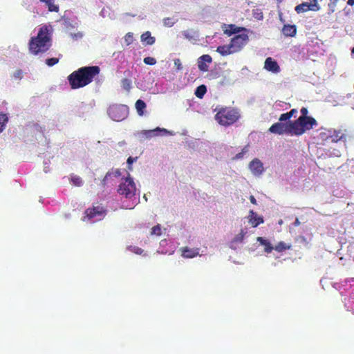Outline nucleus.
<instances>
[{
    "mask_svg": "<svg viewBox=\"0 0 354 354\" xmlns=\"http://www.w3.org/2000/svg\"><path fill=\"white\" fill-rule=\"evenodd\" d=\"M99 73L100 68L97 66H84L79 68L68 76L71 88H78L88 84Z\"/></svg>",
    "mask_w": 354,
    "mask_h": 354,
    "instance_id": "1",
    "label": "nucleus"
},
{
    "mask_svg": "<svg viewBox=\"0 0 354 354\" xmlns=\"http://www.w3.org/2000/svg\"><path fill=\"white\" fill-rule=\"evenodd\" d=\"M50 37L46 26L41 27L37 37H32L29 42L30 51L37 55L39 52H45L50 47Z\"/></svg>",
    "mask_w": 354,
    "mask_h": 354,
    "instance_id": "2",
    "label": "nucleus"
},
{
    "mask_svg": "<svg viewBox=\"0 0 354 354\" xmlns=\"http://www.w3.org/2000/svg\"><path fill=\"white\" fill-rule=\"evenodd\" d=\"M301 115L295 121H292L295 127L297 129V132L299 135H302L306 131L313 129L314 126L317 125L316 120L310 116H308V109L306 107H302L300 111Z\"/></svg>",
    "mask_w": 354,
    "mask_h": 354,
    "instance_id": "3",
    "label": "nucleus"
},
{
    "mask_svg": "<svg viewBox=\"0 0 354 354\" xmlns=\"http://www.w3.org/2000/svg\"><path fill=\"white\" fill-rule=\"evenodd\" d=\"M136 183L133 178L128 173L127 177L122 178V181L118 188V193L120 195L124 196L126 198L131 199L136 195Z\"/></svg>",
    "mask_w": 354,
    "mask_h": 354,
    "instance_id": "4",
    "label": "nucleus"
},
{
    "mask_svg": "<svg viewBox=\"0 0 354 354\" xmlns=\"http://www.w3.org/2000/svg\"><path fill=\"white\" fill-rule=\"evenodd\" d=\"M239 117V112L234 109H224L216 115V120L221 125H230L236 122Z\"/></svg>",
    "mask_w": 354,
    "mask_h": 354,
    "instance_id": "5",
    "label": "nucleus"
},
{
    "mask_svg": "<svg viewBox=\"0 0 354 354\" xmlns=\"http://www.w3.org/2000/svg\"><path fill=\"white\" fill-rule=\"evenodd\" d=\"M269 131L271 133H276V134H283L284 133L290 134V135H295V136H300L299 133L297 132V129L295 127L292 121H288V122H281L273 124L269 129Z\"/></svg>",
    "mask_w": 354,
    "mask_h": 354,
    "instance_id": "6",
    "label": "nucleus"
},
{
    "mask_svg": "<svg viewBox=\"0 0 354 354\" xmlns=\"http://www.w3.org/2000/svg\"><path fill=\"white\" fill-rule=\"evenodd\" d=\"M165 135L174 136L175 133L165 128L156 127L154 129L142 130L135 133L136 137H137L140 141L149 140L153 137Z\"/></svg>",
    "mask_w": 354,
    "mask_h": 354,
    "instance_id": "7",
    "label": "nucleus"
},
{
    "mask_svg": "<svg viewBox=\"0 0 354 354\" xmlns=\"http://www.w3.org/2000/svg\"><path fill=\"white\" fill-rule=\"evenodd\" d=\"M108 115L114 121H122L125 119L129 113V108L123 104H113L108 109Z\"/></svg>",
    "mask_w": 354,
    "mask_h": 354,
    "instance_id": "8",
    "label": "nucleus"
},
{
    "mask_svg": "<svg viewBox=\"0 0 354 354\" xmlns=\"http://www.w3.org/2000/svg\"><path fill=\"white\" fill-rule=\"evenodd\" d=\"M105 216V212L102 207H94L86 211V216L82 218L83 221H90L93 223L101 221Z\"/></svg>",
    "mask_w": 354,
    "mask_h": 354,
    "instance_id": "9",
    "label": "nucleus"
},
{
    "mask_svg": "<svg viewBox=\"0 0 354 354\" xmlns=\"http://www.w3.org/2000/svg\"><path fill=\"white\" fill-rule=\"evenodd\" d=\"M248 40L249 37L247 34H241L233 37L230 43L232 51L234 53L240 51L247 44Z\"/></svg>",
    "mask_w": 354,
    "mask_h": 354,
    "instance_id": "10",
    "label": "nucleus"
},
{
    "mask_svg": "<svg viewBox=\"0 0 354 354\" xmlns=\"http://www.w3.org/2000/svg\"><path fill=\"white\" fill-rule=\"evenodd\" d=\"M319 10L317 0H309V2H305L295 7V11L297 13L304 12L308 10L317 11Z\"/></svg>",
    "mask_w": 354,
    "mask_h": 354,
    "instance_id": "11",
    "label": "nucleus"
},
{
    "mask_svg": "<svg viewBox=\"0 0 354 354\" xmlns=\"http://www.w3.org/2000/svg\"><path fill=\"white\" fill-rule=\"evenodd\" d=\"M249 169L252 174L256 176H260L264 171L263 163L257 158L250 162Z\"/></svg>",
    "mask_w": 354,
    "mask_h": 354,
    "instance_id": "12",
    "label": "nucleus"
},
{
    "mask_svg": "<svg viewBox=\"0 0 354 354\" xmlns=\"http://www.w3.org/2000/svg\"><path fill=\"white\" fill-rule=\"evenodd\" d=\"M212 61V57L209 55H203L201 56L198 59V68L202 71H207L208 66L207 63H211Z\"/></svg>",
    "mask_w": 354,
    "mask_h": 354,
    "instance_id": "13",
    "label": "nucleus"
},
{
    "mask_svg": "<svg viewBox=\"0 0 354 354\" xmlns=\"http://www.w3.org/2000/svg\"><path fill=\"white\" fill-rule=\"evenodd\" d=\"M264 68L269 71H272L274 73L279 72V66L277 63L273 60L271 57L266 58L265 61Z\"/></svg>",
    "mask_w": 354,
    "mask_h": 354,
    "instance_id": "14",
    "label": "nucleus"
},
{
    "mask_svg": "<svg viewBox=\"0 0 354 354\" xmlns=\"http://www.w3.org/2000/svg\"><path fill=\"white\" fill-rule=\"evenodd\" d=\"M226 27V29L223 30L224 33L228 35H231L232 34L239 33L241 31H246V28L243 27H238L234 24L230 25H224Z\"/></svg>",
    "mask_w": 354,
    "mask_h": 354,
    "instance_id": "15",
    "label": "nucleus"
},
{
    "mask_svg": "<svg viewBox=\"0 0 354 354\" xmlns=\"http://www.w3.org/2000/svg\"><path fill=\"white\" fill-rule=\"evenodd\" d=\"M183 36L189 41L194 42L198 40V34L197 31L193 29L184 30L182 32Z\"/></svg>",
    "mask_w": 354,
    "mask_h": 354,
    "instance_id": "16",
    "label": "nucleus"
},
{
    "mask_svg": "<svg viewBox=\"0 0 354 354\" xmlns=\"http://www.w3.org/2000/svg\"><path fill=\"white\" fill-rule=\"evenodd\" d=\"M182 256L185 258H194L198 255H199L198 248L196 249H189L187 247L182 248Z\"/></svg>",
    "mask_w": 354,
    "mask_h": 354,
    "instance_id": "17",
    "label": "nucleus"
},
{
    "mask_svg": "<svg viewBox=\"0 0 354 354\" xmlns=\"http://www.w3.org/2000/svg\"><path fill=\"white\" fill-rule=\"evenodd\" d=\"M216 52L220 53L222 56H226L234 53V52L232 51L230 44L218 46Z\"/></svg>",
    "mask_w": 354,
    "mask_h": 354,
    "instance_id": "18",
    "label": "nucleus"
},
{
    "mask_svg": "<svg viewBox=\"0 0 354 354\" xmlns=\"http://www.w3.org/2000/svg\"><path fill=\"white\" fill-rule=\"evenodd\" d=\"M282 32L286 36L293 37L297 32L296 26L295 25H284Z\"/></svg>",
    "mask_w": 354,
    "mask_h": 354,
    "instance_id": "19",
    "label": "nucleus"
},
{
    "mask_svg": "<svg viewBox=\"0 0 354 354\" xmlns=\"http://www.w3.org/2000/svg\"><path fill=\"white\" fill-rule=\"evenodd\" d=\"M257 241L260 243L261 245L265 246L264 251L267 253H270L272 250H274V247L272 246L271 243L263 237H257Z\"/></svg>",
    "mask_w": 354,
    "mask_h": 354,
    "instance_id": "20",
    "label": "nucleus"
},
{
    "mask_svg": "<svg viewBox=\"0 0 354 354\" xmlns=\"http://www.w3.org/2000/svg\"><path fill=\"white\" fill-rule=\"evenodd\" d=\"M141 41H145L148 45H152L155 42V38L151 36L149 31H147L141 35Z\"/></svg>",
    "mask_w": 354,
    "mask_h": 354,
    "instance_id": "21",
    "label": "nucleus"
},
{
    "mask_svg": "<svg viewBox=\"0 0 354 354\" xmlns=\"http://www.w3.org/2000/svg\"><path fill=\"white\" fill-rule=\"evenodd\" d=\"M297 113V109H292L289 112L281 114L279 117V121H281V122L290 121V118L291 117H292L293 115H295V114Z\"/></svg>",
    "mask_w": 354,
    "mask_h": 354,
    "instance_id": "22",
    "label": "nucleus"
},
{
    "mask_svg": "<svg viewBox=\"0 0 354 354\" xmlns=\"http://www.w3.org/2000/svg\"><path fill=\"white\" fill-rule=\"evenodd\" d=\"M121 175V171L120 169H111L110 171H109L106 176H104L103 180H102V183L103 185L105 184L106 181L109 179V177H111V176H114V177H118Z\"/></svg>",
    "mask_w": 354,
    "mask_h": 354,
    "instance_id": "23",
    "label": "nucleus"
},
{
    "mask_svg": "<svg viewBox=\"0 0 354 354\" xmlns=\"http://www.w3.org/2000/svg\"><path fill=\"white\" fill-rule=\"evenodd\" d=\"M136 109L137 110L138 114L140 116L144 114V109L146 108L145 102L142 100H138L136 102Z\"/></svg>",
    "mask_w": 354,
    "mask_h": 354,
    "instance_id": "24",
    "label": "nucleus"
},
{
    "mask_svg": "<svg viewBox=\"0 0 354 354\" xmlns=\"http://www.w3.org/2000/svg\"><path fill=\"white\" fill-rule=\"evenodd\" d=\"M246 232H245L243 230H241V233L237 234L232 240V241L230 243V248L232 249H235L234 244L236 243H241L243 237L245 236Z\"/></svg>",
    "mask_w": 354,
    "mask_h": 354,
    "instance_id": "25",
    "label": "nucleus"
},
{
    "mask_svg": "<svg viewBox=\"0 0 354 354\" xmlns=\"http://www.w3.org/2000/svg\"><path fill=\"white\" fill-rule=\"evenodd\" d=\"M207 92V88L205 85L202 84L198 86L194 94L198 98H203L205 93Z\"/></svg>",
    "mask_w": 354,
    "mask_h": 354,
    "instance_id": "26",
    "label": "nucleus"
},
{
    "mask_svg": "<svg viewBox=\"0 0 354 354\" xmlns=\"http://www.w3.org/2000/svg\"><path fill=\"white\" fill-rule=\"evenodd\" d=\"M248 222L254 227H257L260 223H263V219L262 217L259 216L257 214L254 216V217L250 218Z\"/></svg>",
    "mask_w": 354,
    "mask_h": 354,
    "instance_id": "27",
    "label": "nucleus"
},
{
    "mask_svg": "<svg viewBox=\"0 0 354 354\" xmlns=\"http://www.w3.org/2000/svg\"><path fill=\"white\" fill-rule=\"evenodd\" d=\"M344 138V133L341 131H334L333 134L330 135V138L331 142H336Z\"/></svg>",
    "mask_w": 354,
    "mask_h": 354,
    "instance_id": "28",
    "label": "nucleus"
},
{
    "mask_svg": "<svg viewBox=\"0 0 354 354\" xmlns=\"http://www.w3.org/2000/svg\"><path fill=\"white\" fill-rule=\"evenodd\" d=\"M45 3L48 6V10L50 12H58L59 11L58 6L54 4V0H48Z\"/></svg>",
    "mask_w": 354,
    "mask_h": 354,
    "instance_id": "29",
    "label": "nucleus"
},
{
    "mask_svg": "<svg viewBox=\"0 0 354 354\" xmlns=\"http://www.w3.org/2000/svg\"><path fill=\"white\" fill-rule=\"evenodd\" d=\"M8 122V117L6 114L0 113V133L5 129L6 124Z\"/></svg>",
    "mask_w": 354,
    "mask_h": 354,
    "instance_id": "30",
    "label": "nucleus"
},
{
    "mask_svg": "<svg viewBox=\"0 0 354 354\" xmlns=\"http://www.w3.org/2000/svg\"><path fill=\"white\" fill-rule=\"evenodd\" d=\"M274 248L277 252H282L286 249L290 248V245H287L286 243L281 241L279 243V244L277 245Z\"/></svg>",
    "mask_w": 354,
    "mask_h": 354,
    "instance_id": "31",
    "label": "nucleus"
},
{
    "mask_svg": "<svg viewBox=\"0 0 354 354\" xmlns=\"http://www.w3.org/2000/svg\"><path fill=\"white\" fill-rule=\"evenodd\" d=\"M71 180L72 183L75 186L80 187L83 184V181H82V178L79 176H72Z\"/></svg>",
    "mask_w": 354,
    "mask_h": 354,
    "instance_id": "32",
    "label": "nucleus"
},
{
    "mask_svg": "<svg viewBox=\"0 0 354 354\" xmlns=\"http://www.w3.org/2000/svg\"><path fill=\"white\" fill-rule=\"evenodd\" d=\"M161 233H162L161 226L160 224H158L151 228V235L160 236V235H161Z\"/></svg>",
    "mask_w": 354,
    "mask_h": 354,
    "instance_id": "33",
    "label": "nucleus"
},
{
    "mask_svg": "<svg viewBox=\"0 0 354 354\" xmlns=\"http://www.w3.org/2000/svg\"><path fill=\"white\" fill-rule=\"evenodd\" d=\"M127 249L132 252H134L135 254H142L143 252H144V250L138 247H136V246H129L127 248Z\"/></svg>",
    "mask_w": 354,
    "mask_h": 354,
    "instance_id": "34",
    "label": "nucleus"
},
{
    "mask_svg": "<svg viewBox=\"0 0 354 354\" xmlns=\"http://www.w3.org/2000/svg\"><path fill=\"white\" fill-rule=\"evenodd\" d=\"M122 85L124 89L129 91L131 87V81L129 79L124 78L122 80Z\"/></svg>",
    "mask_w": 354,
    "mask_h": 354,
    "instance_id": "35",
    "label": "nucleus"
},
{
    "mask_svg": "<svg viewBox=\"0 0 354 354\" xmlns=\"http://www.w3.org/2000/svg\"><path fill=\"white\" fill-rule=\"evenodd\" d=\"M176 23V21H174L172 18L167 17L163 19V25L167 27H171L174 26V24Z\"/></svg>",
    "mask_w": 354,
    "mask_h": 354,
    "instance_id": "36",
    "label": "nucleus"
},
{
    "mask_svg": "<svg viewBox=\"0 0 354 354\" xmlns=\"http://www.w3.org/2000/svg\"><path fill=\"white\" fill-rule=\"evenodd\" d=\"M69 35L73 40H79L84 37V34L82 32H77L76 33L70 32Z\"/></svg>",
    "mask_w": 354,
    "mask_h": 354,
    "instance_id": "37",
    "label": "nucleus"
},
{
    "mask_svg": "<svg viewBox=\"0 0 354 354\" xmlns=\"http://www.w3.org/2000/svg\"><path fill=\"white\" fill-rule=\"evenodd\" d=\"M12 77L17 80H20L23 77V72L20 69H17L12 73Z\"/></svg>",
    "mask_w": 354,
    "mask_h": 354,
    "instance_id": "38",
    "label": "nucleus"
},
{
    "mask_svg": "<svg viewBox=\"0 0 354 354\" xmlns=\"http://www.w3.org/2000/svg\"><path fill=\"white\" fill-rule=\"evenodd\" d=\"M133 41V33L128 32L124 37V41L127 45H130Z\"/></svg>",
    "mask_w": 354,
    "mask_h": 354,
    "instance_id": "39",
    "label": "nucleus"
},
{
    "mask_svg": "<svg viewBox=\"0 0 354 354\" xmlns=\"http://www.w3.org/2000/svg\"><path fill=\"white\" fill-rule=\"evenodd\" d=\"M144 63L148 65H154L156 63V59L151 57H147L144 58Z\"/></svg>",
    "mask_w": 354,
    "mask_h": 354,
    "instance_id": "40",
    "label": "nucleus"
},
{
    "mask_svg": "<svg viewBox=\"0 0 354 354\" xmlns=\"http://www.w3.org/2000/svg\"><path fill=\"white\" fill-rule=\"evenodd\" d=\"M248 151V147H245L243 149H242V151L237 153L235 157L234 158V159H241L243 158V156L245 153H247Z\"/></svg>",
    "mask_w": 354,
    "mask_h": 354,
    "instance_id": "41",
    "label": "nucleus"
},
{
    "mask_svg": "<svg viewBox=\"0 0 354 354\" xmlns=\"http://www.w3.org/2000/svg\"><path fill=\"white\" fill-rule=\"evenodd\" d=\"M59 59L57 58H48L46 60V64L49 66H53L55 64L58 62Z\"/></svg>",
    "mask_w": 354,
    "mask_h": 354,
    "instance_id": "42",
    "label": "nucleus"
},
{
    "mask_svg": "<svg viewBox=\"0 0 354 354\" xmlns=\"http://www.w3.org/2000/svg\"><path fill=\"white\" fill-rule=\"evenodd\" d=\"M64 24L66 26V28H67L68 31L70 32H71V29L74 28L75 27V24H73L69 20H65Z\"/></svg>",
    "mask_w": 354,
    "mask_h": 354,
    "instance_id": "43",
    "label": "nucleus"
},
{
    "mask_svg": "<svg viewBox=\"0 0 354 354\" xmlns=\"http://www.w3.org/2000/svg\"><path fill=\"white\" fill-rule=\"evenodd\" d=\"M138 159L137 157L133 158V157H129L127 163L129 165V169L132 170V167L131 166L136 160Z\"/></svg>",
    "mask_w": 354,
    "mask_h": 354,
    "instance_id": "44",
    "label": "nucleus"
},
{
    "mask_svg": "<svg viewBox=\"0 0 354 354\" xmlns=\"http://www.w3.org/2000/svg\"><path fill=\"white\" fill-rule=\"evenodd\" d=\"M337 1L338 0H330L328 6L333 12L334 11V8L336 6Z\"/></svg>",
    "mask_w": 354,
    "mask_h": 354,
    "instance_id": "45",
    "label": "nucleus"
},
{
    "mask_svg": "<svg viewBox=\"0 0 354 354\" xmlns=\"http://www.w3.org/2000/svg\"><path fill=\"white\" fill-rule=\"evenodd\" d=\"M174 64L175 66L177 67L178 69H181L182 68V66H181V63H180V59H176L174 61Z\"/></svg>",
    "mask_w": 354,
    "mask_h": 354,
    "instance_id": "46",
    "label": "nucleus"
},
{
    "mask_svg": "<svg viewBox=\"0 0 354 354\" xmlns=\"http://www.w3.org/2000/svg\"><path fill=\"white\" fill-rule=\"evenodd\" d=\"M257 214L253 211V210H250V212H249V216H248V220L250 219V218L251 217H254V216H256Z\"/></svg>",
    "mask_w": 354,
    "mask_h": 354,
    "instance_id": "47",
    "label": "nucleus"
},
{
    "mask_svg": "<svg viewBox=\"0 0 354 354\" xmlns=\"http://www.w3.org/2000/svg\"><path fill=\"white\" fill-rule=\"evenodd\" d=\"M126 144H127V143H126V142H125L124 140H122V141H120V142L118 143V146L119 147H122L125 146V145H126Z\"/></svg>",
    "mask_w": 354,
    "mask_h": 354,
    "instance_id": "48",
    "label": "nucleus"
},
{
    "mask_svg": "<svg viewBox=\"0 0 354 354\" xmlns=\"http://www.w3.org/2000/svg\"><path fill=\"white\" fill-rule=\"evenodd\" d=\"M250 201L252 204H254V205L257 204V201L253 196H250Z\"/></svg>",
    "mask_w": 354,
    "mask_h": 354,
    "instance_id": "49",
    "label": "nucleus"
},
{
    "mask_svg": "<svg viewBox=\"0 0 354 354\" xmlns=\"http://www.w3.org/2000/svg\"><path fill=\"white\" fill-rule=\"evenodd\" d=\"M300 223H300V221H299V219L297 218L295 219V222L293 223V225H294L295 226H298V225H300Z\"/></svg>",
    "mask_w": 354,
    "mask_h": 354,
    "instance_id": "50",
    "label": "nucleus"
},
{
    "mask_svg": "<svg viewBox=\"0 0 354 354\" xmlns=\"http://www.w3.org/2000/svg\"><path fill=\"white\" fill-rule=\"evenodd\" d=\"M347 3L350 6L354 5V0H348Z\"/></svg>",
    "mask_w": 354,
    "mask_h": 354,
    "instance_id": "51",
    "label": "nucleus"
},
{
    "mask_svg": "<svg viewBox=\"0 0 354 354\" xmlns=\"http://www.w3.org/2000/svg\"><path fill=\"white\" fill-rule=\"evenodd\" d=\"M166 243V239H163L160 241V245H163Z\"/></svg>",
    "mask_w": 354,
    "mask_h": 354,
    "instance_id": "52",
    "label": "nucleus"
},
{
    "mask_svg": "<svg viewBox=\"0 0 354 354\" xmlns=\"http://www.w3.org/2000/svg\"><path fill=\"white\" fill-rule=\"evenodd\" d=\"M44 171L46 173L48 171V167H45L44 169Z\"/></svg>",
    "mask_w": 354,
    "mask_h": 354,
    "instance_id": "53",
    "label": "nucleus"
},
{
    "mask_svg": "<svg viewBox=\"0 0 354 354\" xmlns=\"http://www.w3.org/2000/svg\"><path fill=\"white\" fill-rule=\"evenodd\" d=\"M351 55H354V47L352 48L351 49Z\"/></svg>",
    "mask_w": 354,
    "mask_h": 354,
    "instance_id": "54",
    "label": "nucleus"
},
{
    "mask_svg": "<svg viewBox=\"0 0 354 354\" xmlns=\"http://www.w3.org/2000/svg\"><path fill=\"white\" fill-rule=\"evenodd\" d=\"M258 19H263V15L261 14L260 15V17H257Z\"/></svg>",
    "mask_w": 354,
    "mask_h": 354,
    "instance_id": "55",
    "label": "nucleus"
},
{
    "mask_svg": "<svg viewBox=\"0 0 354 354\" xmlns=\"http://www.w3.org/2000/svg\"><path fill=\"white\" fill-rule=\"evenodd\" d=\"M143 198H145V200L146 201H147V198L146 195H144Z\"/></svg>",
    "mask_w": 354,
    "mask_h": 354,
    "instance_id": "56",
    "label": "nucleus"
},
{
    "mask_svg": "<svg viewBox=\"0 0 354 354\" xmlns=\"http://www.w3.org/2000/svg\"><path fill=\"white\" fill-rule=\"evenodd\" d=\"M48 0H40V1L43 2V3H46Z\"/></svg>",
    "mask_w": 354,
    "mask_h": 354,
    "instance_id": "57",
    "label": "nucleus"
},
{
    "mask_svg": "<svg viewBox=\"0 0 354 354\" xmlns=\"http://www.w3.org/2000/svg\"><path fill=\"white\" fill-rule=\"evenodd\" d=\"M279 224H281V223H282V221H279Z\"/></svg>",
    "mask_w": 354,
    "mask_h": 354,
    "instance_id": "58",
    "label": "nucleus"
},
{
    "mask_svg": "<svg viewBox=\"0 0 354 354\" xmlns=\"http://www.w3.org/2000/svg\"><path fill=\"white\" fill-rule=\"evenodd\" d=\"M277 1H279V2H281V1H282L283 0H277Z\"/></svg>",
    "mask_w": 354,
    "mask_h": 354,
    "instance_id": "59",
    "label": "nucleus"
}]
</instances>
